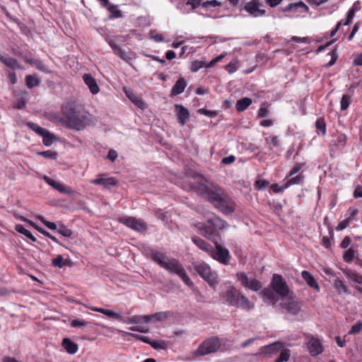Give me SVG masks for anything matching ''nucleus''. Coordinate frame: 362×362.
I'll return each mask as SVG.
<instances>
[{"label": "nucleus", "instance_id": "nucleus-43", "mask_svg": "<svg viewBox=\"0 0 362 362\" xmlns=\"http://www.w3.org/2000/svg\"><path fill=\"white\" fill-rule=\"evenodd\" d=\"M57 232L64 237H71L73 234V232L69 228H66L64 225L59 226L57 229Z\"/></svg>", "mask_w": 362, "mask_h": 362}, {"label": "nucleus", "instance_id": "nucleus-30", "mask_svg": "<svg viewBox=\"0 0 362 362\" xmlns=\"http://www.w3.org/2000/svg\"><path fill=\"white\" fill-rule=\"evenodd\" d=\"M0 61L4 63L6 66L8 67L16 69L18 68L21 69L20 65L18 64L16 59L12 58V57H6L3 55L0 54Z\"/></svg>", "mask_w": 362, "mask_h": 362}, {"label": "nucleus", "instance_id": "nucleus-18", "mask_svg": "<svg viewBox=\"0 0 362 362\" xmlns=\"http://www.w3.org/2000/svg\"><path fill=\"white\" fill-rule=\"evenodd\" d=\"M175 108L179 123L184 126L189 117V110L183 105L179 104L175 105Z\"/></svg>", "mask_w": 362, "mask_h": 362}, {"label": "nucleus", "instance_id": "nucleus-4", "mask_svg": "<svg viewBox=\"0 0 362 362\" xmlns=\"http://www.w3.org/2000/svg\"><path fill=\"white\" fill-rule=\"evenodd\" d=\"M221 297L224 302L230 306L250 310L253 308V305L250 300L245 296L235 286L228 285L221 293Z\"/></svg>", "mask_w": 362, "mask_h": 362}, {"label": "nucleus", "instance_id": "nucleus-45", "mask_svg": "<svg viewBox=\"0 0 362 362\" xmlns=\"http://www.w3.org/2000/svg\"><path fill=\"white\" fill-rule=\"evenodd\" d=\"M315 127L317 130L321 131L322 134L326 133V124L322 118H319L315 122Z\"/></svg>", "mask_w": 362, "mask_h": 362}, {"label": "nucleus", "instance_id": "nucleus-5", "mask_svg": "<svg viewBox=\"0 0 362 362\" xmlns=\"http://www.w3.org/2000/svg\"><path fill=\"white\" fill-rule=\"evenodd\" d=\"M228 226L225 221L218 216H213L207 220V223H198L196 227L201 231V234L214 243L219 240L218 232Z\"/></svg>", "mask_w": 362, "mask_h": 362}, {"label": "nucleus", "instance_id": "nucleus-53", "mask_svg": "<svg viewBox=\"0 0 362 362\" xmlns=\"http://www.w3.org/2000/svg\"><path fill=\"white\" fill-rule=\"evenodd\" d=\"M88 322L84 320H81V319H75V320H73L71 322V327H81V326H85L88 324Z\"/></svg>", "mask_w": 362, "mask_h": 362}, {"label": "nucleus", "instance_id": "nucleus-2", "mask_svg": "<svg viewBox=\"0 0 362 362\" xmlns=\"http://www.w3.org/2000/svg\"><path fill=\"white\" fill-rule=\"evenodd\" d=\"M62 111V123L69 129L82 131L95 122L93 115L75 103H66Z\"/></svg>", "mask_w": 362, "mask_h": 362}, {"label": "nucleus", "instance_id": "nucleus-63", "mask_svg": "<svg viewBox=\"0 0 362 362\" xmlns=\"http://www.w3.org/2000/svg\"><path fill=\"white\" fill-rule=\"evenodd\" d=\"M268 115V110L266 107H261L257 112L258 117H266Z\"/></svg>", "mask_w": 362, "mask_h": 362}, {"label": "nucleus", "instance_id": "nucleus-64", "mask_svg": "<svg viewBox=\"0 0 362 362\" xmlns=\"http://www.w3.org/2000/svg\"><path fill=\"white\" fill-rule=\"evenodd\" d=\"M354 197L355 198H359V197H362V187L361 186H358L354 192Z\"/></svg>", "mask_w": 362, "mask_h": 362}, {"label": "nucleus", "instance_id": "nucleus-26", "mask_svg": "<svg viewBox=\"0 0 362 362\" xmlns=\"http://www.w3.org/2000/svg\"><path fill=\"white\" fill-rule=\"evenodd\" d=\"M252 103L251 98L245 97L240 99L235 104V108L238 112H241L245 111Z\"/></svg>", "mask_w": 362, "mask_h": 362}, {"label": "nucleus", "instance_id": "nucleus-60", "mask_svg": "<svg viewBox=\"0 0 362 362\" xmlns=\"http://www.w3.org/2000/svg\"><path fill=\"white\" fill-rule=\"evenodd\" d=\"M226 69L229 74L235 72L237 70L236 63L230 62L228 64L226 65Z\"/></svg>", "mask_w": 362, "mask_h": 362}, {"label": "nucleus", "instance_id": "nucleus-58", "mask_svg": "<svg viewBox=\"0 0 362 362\" xmlns=\"http://www.w3.org/2000/svg\"><path fill=\"white\" fill-rule=\"evenodd\" d=\"M269 182L264 180H257L255 182V186L258 189H262L267 187L269 185Z\"/></svg>", "mask_w": 362, "mask_h": 362}, {"label": "nucleus", "instance_id": "nucleus-7", "mask_svg": "<svg viewBox=\"0 0 362 362\" xmlns=\"http://www.w3.org/2000/svg\"><path fill=\"white\" fill-rule=\"evenodd\" d=\"M89 309L93 311L103 313L109 317L117 320L119 321H123L127 324H139L141 323L142 322H144V317H145V315H135L131 317H128L125 320H124L123 317L120 314L115 313L111 310L97 307H89Z\"/></svg>", "mask_w": 362, "mask_h": 362}, {"label": "nucleus", "instance_id": "nucleus-44", "mask_svg": "<svg viewBox=\"0 0 362 362\" xmlns=\"http://www.w3.org/2000/svg\"><path fill=\"white\" fill-rule=\"evenodd\" d=\"M37 154L42 156L46 158H50L52 160H56L57 158V153L56 151H52L49 150L38 152Z\"/></svg>", "mask_w": 362, "mask_h": 362}, {"label": "nucleus", "instance_id": "nucleus-61", "mask_svg": "<svg viewBox=\"0 0 362 362\" xmlns=\"http://www.w3.org/2000/svg\"><path fill=\"white\" fill-rule=\"evenodd\" d=\"M235 158L234 156H226V157L223 158L221 163L225 165L231 164L235 161Z\"/></svg>", "mask_w": 362, "mask_h": 362}, {"label": "nucleus", "instance_id": "nucleus-32", "mask_svg": "<svg viewBox=\"0 0 362 362\" xmlns=\"http://www.w3.org/2000/svg\"><path fill=\"white\" fill-rule=\"evenodd\" d=\"M105 7L108 11L110 13V18H119L122 16V12L120 10L117 8V6L115 5H112L108 2L107 6H103Z\"/></svg>", "mask_w": 362, "mask_h": 362}, {"label": "nucleus", "instance_id": "nucleus-25", "mask_svg": "<svg viewBox=\"0 0 362 362\" xmlns=\"http://www.w3.org/2000/svg\"><path fill=\"white\" fill-rule=\"evenodd\" d=\"M62 346L64 349L70 354H74L78 351V345L68 338L63 339Z\"/></svg>", "mask_w": 362, "mask_h": 362}, {"label": "nucleus", "instance_id": "nucleus-10", "mask_svg": "<svg viewBox=\"0 0 362 362\" xmlns=\"http://www.w3.org/2000/svg\"><path fill=\"white\" fill-rule=\"evenodd\" d=\"M216 249L212 248L209 253L210 256L214 259L223 264H228L230 258V254L228 249L223 247L220 244L215 243Z\"/></svg>", "mask_w": 362, "mask_h": 362}, {"label": "nucleus", "instance_id": "nucleus-50", "mask_svg": "<svg viewBox=\"0 0 362 362\" xmlns=\"http://www.w3.org/2000/svg\"><path fill=\"white\" fill-rule=\"evenodd\" d=\"M37 218L50 230H57L58 228L56 223L53 222L48 221L45 219V218L42 216H38Z\"/></svg>", "mask_w": 362, "mask_h": 362}, {"label": "nucleus", "instance_id": "nucleus-36", "mask_svg": "<svg viewBox=\"0 0 362 362\" xmlns=\"http://www.w3.org/2000/svg\"><path fill=\"white\" fill-rule=\"evenodd\" d=\"M298 8H303L305 11H308L309 8L303 1H300L297 3L291 4L288 6L284 9V11H293Z\"/></svg>", "mask_w": 362, "mask_h": 362}, {"label": "nucleus", "instance_id": "nucleus-31", "mask_svg": "<svg viewBox=\"0 0 362 362\" xmlns=\"http://www.w3.org/2000/svg\"><path fill=\"white\" fill-rule=\"evenodd\" d=\"M283 348V344L280 342H275L272 344L264 346V352L266 354H273L279 351Z\"/></svg>", "mask_w": 362, "mask_h": 362}, {"label": "nucleus", "instance_id": "nucleus-13", "mask_svg": "<svg viewBox=\"0 0 362 362\" xmlns=\"http://www.w3.org/2000/svg\"><path fill=\"white\" fill-rule=\"evenodd\" d=\"M44 180L50 186H52L54 189L57 190L62 194H74L75 191L69 186L64 185L63 183L57 182L47 176H44Z\"/></svg>", "mask_w": 362, "mask_h": 362}, {"label": "nucleus", "instance_id": "nucleus-51", "mask_svg": "<svg viewBox=\"0 0 362 362\" xmlns=\"http://www.w3.org/2000/svg\"><path fill=\"white\" fill-rule=\"evenodd\" d=\"M334 286H335V288L339 292H344V293L347 292V287L344 284L343 281L341 280H337L335 282Z\"/></svg>", "mask_w": 362, "mask_h": 362}, {"label": "nucleus", "instance_id": "nucleus-35", "mask_svg": "<svg viewBox=\"0 0 362 362\" xmlns=\"http://www.w3.org/2000/svg\"><path fill=\"white\" fill-rule=\"evenodd\" d=\"M41 136H42L43 144L46 146H51L54 141L56 139L55 136L50 133L48 130H46V133L43 134Z\"/></svg>", "mask_w": 362, "mask_h": 362}, {"label": "nucleus", "instance_id": "nucleus-33", "mask_svg": "<svg viewBox=\"0 0 362 362\" xmlns=\"http://www.w3.org/2000/svg\"><path fill=\"white\" fill-rule=\"evenodd\" d=\"M25 83L28 88H32L40 84V79L35 76L28 75L25 78Z\"/></svg>", "mask_w": 362, "mask_h": 362}, {"label": "nucleus", "instance_id": "nucleus-54", "mask_svg": "<svg viewBox=\"0 0 362 362\" xmlns=\"http://www.w3.org/2000/svg\"><path fill=\"white\" fill-rule=\"evenodd\" d=\"M199 113L206 115L209 117H214L217 115L216 111L209 110L204 108L199 109L197 111Z\"/></svg>", "mask_w": 362, "mask_h": 362}, {"label": "nucleus", "instance_id": "nucleus-22", "mask_svg": "<svg viewBox=\"0 0 362 362\" xmlns=\"http://www.w3.org/2000/svg\"><path fill=\"white\" fill-rule=\"evenodd\" d=\"M281 305L288 313L293 315H297L301 308L300 303L296 300H289L288 302L281 303Z\"/></svg>", "mask_w": 362, "mask_h": 362}, {"label": "nucleus", "instance_id": "nucleus-20", "mask_svg": "<svg viewBox=\"0 0 362 362\" xmlns=\"http://www.w3.org/2000/svg\"><path fill=\"white\" fill-rule=\"evenodd\" d=\"M264 301L269 304L275 305L279 300L278 294L273 288H264L261 293Z\"/></svg>", "mask_w": 362, "mask_h": 362}, {"label": "nucleus", "instance_id": "nucleus-6", "mask_svg": "<svg viewBox=\"0 0 362 362\" xmlns=\"http://www.w3.org/2000/svg\"><path fill=\"white\" fill-rule=\"evenodd\" d=\"M221 346L220 339L216 337H211L204 340L194 351L197 356H202L206 354L215 353Z\"/></svg>", "mask_w": 362, "mask_h": 362}, {"label": "nucleus", "instance_id": "nucleus-34", "mask_svg": "<svg viewBox=\"0 0 362 362\" xmlns=\"http://www.w3.org/2000/svg\"><path fill=\"white\" fill-rule=\"evenodd\" d=\"M15 229L19 233H21L26 236L28 238L30 239L33 242L36 241V238L33 235L31 232L26 228H25L22 225L18 224L16 226Z\"/></svg>", "mask_w": 362, "mask_h": 362}, {"label": "nucleus", "instance_id": "nucleus-62", "mask_svg": "<svg viewBox=\"0 0 362 362\" xmlns=\"http://www.w3.org/2000/svg\"><path fill=\"white\" fill-rule=\"evenodd\" d=\"M117 151L113 149H110L107 156V158L112 161H115V159L117 158Z\"/></svg>", "mask_w": 362, "mask_h": 362}, {"label": "nucleus", "instance_id": "nucleus-28", "mask_svg": "<svg viewBox=\"0 0 362 362\" xmlns=\"http://www.w3.org/2000/svg\"><path fill=\"white\" fill-rule=\"evenodd\" d=\"M192 242L197 246H198L201 250L207 252L209 254L210 253L211 250H212V248H213L210 245H209L204 240H202L200 238H198L197 236H194L192 238Z\"/></svg>", "mask_w": 362, "mask_h": 362}, {"label": "nucleus", "instance_id": "nucleus-48", "mask_svg": "<svg viewBox=\"0 0 362 362\" xmlns=\"http://www.w3.org/2000/svg\"><path fill=\"white\" fill-rule=\"evenodd\" d=\"M362 330V322L358 321L353 325L349 332V334H356Z\"/></svg>", "mask_w": 362, "mask_h": 362}, {"label": "nucleus", "instance_id": "nucleus-9", "mask_svg": "<svg viewBox=\"0 0 362 362\" xmlns=\"http://www.w3.org/2000/svg\"><path fill=\"white\" fill-rule=\"evenodd\" d=\"M271 285L276 293L279 296L281 297H286L288 296L289 288L281 275L276 274H274Z\"/></svg>", "mask_w": 362, "mask_h": 362}, {"label": "nucleus", "instance_id": "nucleus-11", "mask_svg": "<svg viewBox=\"0 0 362 362\" xmlns=\"http://www.w3.org/2000/svg\"><path fill=\"white\" fill-rule=\"evenodd\" d=\"M236 276L241 285L247 288L255 291H257L262 288V286L259 281L249 278L244 272L237 273Z\"/></svg>", "mask_w": 362, "mask_h": 362}, {"label": "nucleus", "instance_id": "nucleus-59", "mask_svg": "<svg viewBox=\"0 0 362 362\" xmlns=\"http://www.w3.org/2000/svg\"><path fill=\"white\" fill-rule=\"evenodd\" d=\"M303 163L296 164L290 171L288 177H292L293 175L298 173L303 166Z\"/></svg>", "mask_w": 362, "mask_h": 362}, {"label": "nucleus", "instance_id": "nucleus-21", "mask_svg": "<svg viewBox=\"0 0 362 362\" xmlns=\"http://www.w3.org/2000/svg\"><path fill=\"white\" fill-rule=\"evenodd\" d=\"M84 83L88 87L90 91L93 94H97L100 91L99 86L95 79L90 74H84L83 76Z\"/></svg>", "mask_w": 362, "mask_h": 362}, {"label": "nucleus", "instance_id": "nucleus-19", "mask_svg": "<svg viewBox=\"0 0 362 362\" xmlns=\"http://www.w3.org/2000/svg\"><path fill=\"white\" fill-rule=\"evenodd\" d=\"M103 174H100L98 177L92 180L90 182L93 185H102L105 188L110 189L111 187L116 185L117 182L114 177L103 178Z\"/></svg>", "mask_w": 362, "mask_h": 362}, {"label": "nucleus", "instance_id": "nucleus-38", "mask_svg": "<svg viewBox=\"0 0 362 362\" xmlns=\"http://www.w3.org/2000/svg\"><path fill=\"white\" fill-rule=\"evenodd\" d=\"M27 126L40 136H42L43 134L46 133V129L38 126L34 122H29L27 123Z\"/></svg>", "mask_w": 362, "mask_h": 362}, {"label": "nucleus", "instance_id": "nucleus-8", "mask_svg": "<svg viewBox=\"0 0 362 362\" xmlns=\"http://www.w3.org/2000/svg\"><path fill=\"white\" fill-rule=\"evenodd\" d=\"M194 269L211 286H214L218 284L216 273L212 272L210 267L206 263L196 264Z\"/></svg>", "mask_w": 362, "mask_h": 362}, {"label": "nucleus", "instance_id": "nucleus-15", "mask_svg": "<svg viewBox=\"0 0 362 362\" xmlns=\"http://www.w3.org/2000/svg\"><path fill=\"white\" fill-rule=\"evenodd\" d=\"M108 44L113 49L115 54L119 57L121 59L126 61L127 62H130L132 60L133 57L131 52H127L126 51L123 50L112 40H108Z\"/></svg>", "mask_w": 362, "mask_h": 362}, {"label": "nucleus", "instance_id": "nucleus-3", "mask_svg": "<svg viewBox=\"0 0 362 362\" xmlns=\"http://www.w3.org/2000/svg\"><path fill=\"white\" fill-rule=\"evenodd\" d=\"M153 260L159 264L162 268L168 270L172 274L179 276L183 282L188 286H192L193 282L187 274L180 262L176 259H169L161 252H155L152 255Z\"/></svg>", "mask_w": 362, "mask_h": 362}, {"label": "nucleus", "instance_id": "nucleus-29", "mask_svg": "<svg viewBox=\"0 0 362 362\" xmlns=\"http://www.w3.org/2000/svg\"><path fill=\"white\" fill-rule=\"evenodd\" d=\"M126 94L127 97L131 100L132 103H134L136 106L141 109H144L146 107V104L143 101V100L138 96L135 95L132 91H126Z\"/></svg>", "mask_w": 362, "mask_h": 362}, {"label": "nucleus", "instance_id": "nucleus-49", "mask_svg": "<svg viewBox=\"0 0 362 362\" xmlns=\"http://www.w3.org/2000/svg\"><path fill=\"white\" fill-rule=\"evenodd\" d=\"M266 142H267V144H269V149H272V146L276 147V146H279L280 145L279 139L276 136H272V139H271V141H269V139L267 138L266 139Z\"/></svg>", "mask_w": 362, "mask_h": 362}, {"label": "nucleus", "instance_id": "nucleus-12", "mask_svg": "<svg viewBox=\"0 0 362 362\" xmlns=\"http://www.w3.org/2000/svg\"><path fill=\"white\" fill-rule=\"evenodd\" d=\"M119 221L136 231L143 232L147 228L146 224L144 221L140 219H136V218L124 217L121 218Z\"/></svg>", "mask_w": 362, "mask_h": 362}, {"label": "nucleus", "instance_id": "nucleus-23", "mask_svg": "<svg viewBox=\"0 0 362 362\" xmlns=\"http://www.w3.org/2000/svg\"><path fill=\"white\" fill-rule=\"evenodd\" d=\"M187 86L186 81L184 78H179L173 86L171 89L170 95L172 96H175L179 94H181L184 92L185 88Z\"/></svg>", "mask_w": 362, "mask_h": 362}, {"label": "nucleus", "instance_id": "nucleus-16", "mask_svg": "<svg viewBox=\"0 0 362 362\" xmlns=\"http://www.w3.org/2000/svg\"><path fill=\"white\" fill-rule=\"evenodd\" d=\"M259 3L257 0H252L245 5V10L251 16L257 17L265 14V10L259 8Z\"/></svg>", "mask_w": 362, "mask_h": 362}, {"label": "nucleus", "instance_id": "nucleus-52", "mask_svg": "<svg viewBox=\"0 0 362 362\" xmlns=\"http://www.w3.org/2000/svg\"><path fill=\"white\" fill-rule=\"evenodd\" d=\"M355 11L356 10L354 7H352L351 8L349 9V11L347 13L346 21L345 23H344V25H348L350 24V23L351 22L352 19L354 17Z\"/></svg>", "mask_w": 362, "mask_h": 362}, {"label": "nucleus", "instance_id": "nucleus-40", "mask_svg": "<svg viewBox=\"0 0 362 362\" xmlns=\"http://www.w3.org/2000/svg\"><path fill=\"white\" fill-rule=\"evenodd\" d=\"M69 262L68 259H64L62 255H58L52 260V264L54 267L62 268Z\"/></svg>", "mask_w": 362, "mask_h": 362}, {"label": "nucleus", "instance_id": "nucleus-24", "mask_svg": "<svg viewBox=\"0 0 362 362\" xmlns=\"http://www.w3.org/2000/svg\"><path fill=\"white\" fill-rule=\"evenodd\" d=\"M301 275L303 279L305 281V282L310 287L315 289L317 291H320V286L318 285L315 279L309 272L303 271Z\"/></svg>", "mask_w": 362, "mask_h": 362}, {"label": "nucleus", "instance_id": "nucleus-17", "mask_svg": "<svg viewBox=\"0 0 362 362\" xmlns=\"http://www.w3.org/2000/svg\"><path fill=\"white\" fill-rule=\"evenodd\" d=\"M308 347L310 354L313 356L321 354L323 351L320 340L313 337L310 339L308 343Z\"/></svg>", "mask_w": 362, "mask_h": 362}, {"label": "nucleus", "instance_id": "nucleus-39", "mask_svg": "<svg viewBox=\"0 0 362 362\" xmlns=\"http://www.w3.org/2000/svg\"><path fill=\"white\" fill-rule=\"evenodd\" d=\"M351 100L352 99L351 95L347 94L343 95L340 102L341 110H346L349 107Z\"/></svg>", "mask_w": 362, "mask_h": 362}, {"label": "nucleus", "instance_id": "nucleus-57", "mask_svg": "<svg viewBox=\"0 0 362 362\" xmlns=\"http://www.w3.org/2000/svg\"><path fill=\"white\" fill-rule=\"evenodd\" d=\"M34 65L36 66V68L43 72L48 73L49 70L43 64V63L39 60L36 59V61L34 62Z\"/></svg>", "mask_w": 362, "mask_h": 362}, {"label": "nucleus", "instance_id": "nucleus-56", "mask_svg": "<svg viewBox=\"0 0 362 362\" xmlns=\"http://www.w3.org/2000/svg\"><path fill=\"white\" fill-rule=\"evenodd\" d=\"M270 187L274 193L282 192L287 188L286 187V183L282 186H279L278 184H272Z\"/></svg>", "mask_w": 362, "mask_h": 362}, {"label": "nucleus", "instance_id": "nucleus-55", "mask_svg": "<svg viewBox=\"0 0 362 362\" xmlns=\"http://www.w3.org/2000/svg\"><path fill=\"white\" fill-rule=\"evenodd\" d=\"M350 218H346L339 223L338 226L336 227L337 230H341L345 229L349 226Z\"/></svg>", "mask_w": 362, "mask_h": 362}, {"label": "nucleus", "instance_id": "nucleus-37", "mask_svg": "<svg viewBox=\"0 0 362 362\" xmlns=\"http://www.w3.org/2000/svg\"><path fill=\"white\" fill-rule=\"evenodd\" d=\"M344 273L346 275L347 277L352 279L355 282L358 284H362V275H360L351 270H346L344 272Z\"/></svg>", "mask_w": 362, "mask_h": 362}, {"label": "nucleus", "instance_id": "nucleus-46", "mask_svg": "<svg viewBox=\"0 0 362 362\" xmlns=\"http://www.w3.org/2000/svg\"><path fill=\"white\" fill-rule=\"evenodd\" d=\"M204 63L202 61H198V60L193 61L191 64L190 70L192 72H197L200 69H202L204 66Z\"/></svg>", "mask_w": 362, "mask_h": 362}, {"label": "nucleus", "instance_id": "nucleus-1", "mask_svg": "<svg viewBox=\"0 0 362 362\" xmlns=\"http://www.w3.org/2000/svg\"><path fill=\"white\" fill-rule=\"evenodd\" d=\"M207 181L200 175L189 179L186 183V189L195 191L197 194L207 199L211 203L226 214L233 213L235 210L234 202L224 195L222 189L218 185H206Z\"/></svg>", "mask_w": 362, "mask_h": 362}, {"label": "nucleus", "instance_id": "nucleus-42", "mask_svg": "<svg viewBox=\"0 0 362 362\" xmlns=\"http://www.w3.org/2000/svg\"><path fill=\"white\" fill-rule=\"evenodd\" d=\"M290 358V351L288 349H283L281 351V354L279 358L276 359L275 362H286Z\"/></svg>", "mask_w": 362, "mask_h": 362}, {"label": "nucleus", "instance_id": "nucleus-47", "mask_svg": "<svg viewBox=\"0 0 362 362\" xmlns=\"http://www.w3.org/2000/svg\"><path fill=\"white\" fill-rule=\"evenodd\" d=\"M151 345L153 348L156 349H165L166 344L162 340H155L151 342Z\"/></svg>", "mask_w": 362, "mask_h": 362}, {"label": "nucleus", "instance_id": "nucleus-41", "mask_svg": "<svg viewBox=\"0 0 362 362\" xmlns=\"http://www.w3.org/2000/svg\"><path fill=\"white\" fill-rule=\"evenodd\" d=\"M356 251L354 250L352 247L349 248L343 256V259L346 262H351L354 258V255L356 254Z\"/></svg>", "mask_w": 362, "mask_h": 362}, {"label": "nucleus", "instance_id": "nucleus-27", "mask_svg": "<svg viewBox=\"0 0 362 362\" xmlns=\"http://www.w3.org/2000/svg\"><path fill=\"white\" fill-rule=\"evenodd\" d=\"M290 177L287 176L285 179L286 181V187H289L291 185H300L303 182L304 180V175H303L302 173L298 174V175L295 177H292L289 178Z\"/></svg>", "mask_w": 362, "mask_h": 362}, {"label": "nucleus", "instance_id": "nucleus-14", "mask_svg": "<svg viewBox=\"0 0 362 362\" xmlns=\"http://www.w3.org/2000/svg\"><path fill=\"white\" fill-rule=\"evenodd\" d=\"M173 313L170 311L158 312L152 315H147L144 317V322L148 323L151 322H163L168 317H173Z\"/></svg>", "mask_w": 362, "mask_h": 362}]
</instances>
